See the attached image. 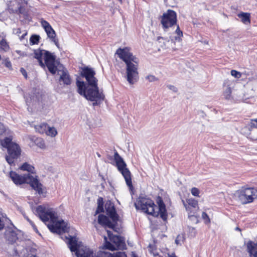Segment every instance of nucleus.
I'll use <instances>...</instances> for the list:
<instances>
[{
  "label": "nucleus",
  "instance_id": "f257e3e1",
  "mask_svg": "<svg viewBox=\"0 0 257 257\" xmlns=\"http://www.w3.org/2000/svg\"><path fill=\"white\" fill-rule=\"evenodd\" d=\"M36 212L40 219L44 222L49 220L54 224H48V228L53 233L61 234L68 231V227L67 223L64 220L58 221L57 213L52 208H46L43 205H39L36 208Z\"/></svg>",
  "mask_w": 257,
  "mask_h": 257
},
{
  "label": "nucleus",
  "instance_id": "f03ea898",
  "mask_svg": "<svg viewBox=\"0 0 257 257\" xmlns=\"http://www.w3.org/2000/svg\"><path fill=\"white\" fill-rule=\"evenodd\" d=\"M115 54L121 59L126 65V79L130 84H134L138 79L139 59L130 52L127 47L118 48Z\"/></svg>",
  "mask_w": 257,
  "mask_h": 257
},
{
  "label": "nucleus",
  "instance_id": "7ed1b4c3",
  "mask_svg": "<svg viewBox=\"0 0 257 257\" xmlns=\"http://www.w3.org/2000/svg\"><path fill=\"white\" fill-rule=\"evenodd\" d=\"M77 92L83 96L87 100L93 102V106H96L104 99L105 96L102 91H100L97 83L92 85H86L84 81L77 80Z\"/></svg>",
  "mask_w": 257,
  "mask_h": 257
},
{
  "label": "nucleus",
  "instance_id": "20e7f679",
  "mask_svg": "<svg viewBox=\"0 0 257 257\" xmlns=\"http://www.w3.org/2000/svg\"><path fill=\"white\" fill-rule=\"evenodd\" d=\"M10 177L13 182L17 185L24 183L30 184L32 188L36 191L39 195L44 193L43 189V185L40 182L37 176L34 177L30 173L25 174L23 175H19L16 172L11 171Z\"/></svg>",
  "mask_w": 257,
  "mask_h": 257
},
{
  "label": "nucleus",
  "instance_id": "39448f33",
  "mask_svg": "<svg viewBox=\"0 0 257 257\" xmlns=\"http://www.w3.org/2000/svg\"><path fill=\"white\" fill-rule=\"evenodd\" d=\"M2 146L7 149L8 155L6 157L7 162L12 165L14 163L15 159H18L21 153L20 146L16 143L12 142L10 138H6L1 141Z\"/></svg>",
  "mask_w": 257,
  "mask_h": 257
},
{
  "label": "nucleus",
  "instance_id": "423d86ee",
  "mask_svg": "<svg viewBox=\"0 0 257 257\" xmlns=\"http://www.w3.org/2000/svg\"><path fill=\"white\" fill-rule=\"evenodd\" d=\"M68 239V244L71 252H74L77 257H96V253L89 248L80 246L75 237L69 235L65 236Z\"/></svg>",
  "mask_w": 257,
  "mask_h": 257
},
{
  "label": "nucleus",
  "instance_id": "0eeeda50",
  "mask_svg": "<svg viewBox=\"0 0 257 257\" xmlns=\"http://www.w3.org/2000/svg\"><path fill=\"white\" fill-rule=\"evenodd\" d=\"M113 159L118 170L123 176L127 186L130 189H132L133 188V186L132 184L131 172L126 167V164L122 158L118 154V152L115 150H114Z\"/></svg>",
  "mask_w": 257,
  "mask_h": 257
},
{
  "label": "nucleus",
  "instance_id": "6e6552de",
  "mask_svg": "<svg viewBox=\"0 0 257 257\" xmlns=\"http://www.w3.org/2000/svg\"><path fill=\"white\" fill-rule=\"evenodd\" d=\"M235 195L242 204H248L257 199V188L243 187L236 191Z\"/></svg>",
  "mask_w": 257,
  "mask_h": 257
},
{
  "label": "nucleus",
  "instance_id": "1a4fd4ad",
  "mask_svg": "<svg viewBox=\"0 0 257 257\" xmlns=\"http://www.w3.org/2000/svg\"><path fill=\"white\" fill-rule=\"evenodd\" d=\"M137 209H140L143 212L152 215H157L155 208L157 206L154 201L146 196H140L135 203Z\"/></svg>",
  "mask_w": 257,
  "mask_h": 257
},
{
  "label": "nucleus",
  "instance_id": "9d476101",
  "mask_svg": "<svg viewBox=\"0 0 257 257\" xmlns=\"http://www.w3.org/2000/svg\"><path fill=\"white\" fill-rule=\"evenodd\" d=\"M31 241H21L15 248L16 254L23 257H39L38 250L30 245Z\"/></svg>",
  "mask_w": 257,
  "mask_h": 257
},
{
  "label": "nucleus",
  "instance_id": "9b49d317",
  "mask_svg": "<svg viewBox=\"0 0 257 257\" xmlns=\"http://www.w3.org/2000/svg\"><path fill=\"white\" fill-rule=\"evenodd\" d=\"M177 21V14L172 10H168L161 17V23L164 30L176 25Z\"/></svg>",
  "mask_w": 257,
  "mask_h": 257
},
{
  "label": "nucleus",
  "instance_id": "f8f14e48",
  "mask_svg": "<svg viewBox=\"0 0 257 257\" xmlns=\"http://www.w3.org/2000/svg\"><path fill=\"white\" fill-rule=\"evenodd\" d=\"M44 59L45 63L49 71L52 74H55L57 70L55 65V57L48 51H45Z\"/></svg>",
  "mask_w": 257,
  "mask_h": 257
},
{
  "label": "nucleus",
  "instance_id": "ddd939ff",
  "mask_svg": "<svg viewBox=\"0 0 257 257\" xmlns=\"http://www.w3.org/2000/svg\"><path fill=\"white\" fill-rule=\"evenodd\" d=\"M95 72L91 68L84 67L82 69L81 76L84 77L87 81V85H92L97 83V79L95 77Z\"/></svg>",
  "mask_w": 257,
  "mask_h": 257
},
{
  "label": "nucleus",
  "instance_id": "4468645a",
  "mask_svg": "<svg viewBox=\"0 0 257 257\" xmlns=\"http://www.w3.org/2000/svg\"><path fill=\"white\" fill-rule=\"evenodd\" d=\"M105 208L107 215L111 219L114 223H117L118 220V215L116 213L113 203L110 201L107 202L105 204Z\"/></svg>",
  "mask_w": 257,
  "mask_h": 257
},
{
  "label": "nucleus",
  "instance_id": "2eb2a0df",
  "mask_svg": "<svg viewBox=\"0 0 257 257\" xmlns=\"http://www.w3.org/2000/svg\"><path fill=\"white\" fill-rule=\"evenodd\" d=\"M58 74L60 75L59 81L62 82L64 85H69L71 84V78L68 71L65 69L58 70Z\"/></svg>",
  "mask_w": 257,
  "mask_h": 257
},
{
  "label": "nucleus",
  "instance_id": "dca6fc26",
  "mask_svg": "<svg viewBox=\"0 0 257 257\" xmlns=\"http://www.w3.org/2000/svg\"><path fill=\"white\" fill-rule=\"evenodd\" d=\"M98 222L103 226H106L111 229H114L117 223L111 222L108 217L103 214H99L98 217Z\"/></svg>",
  "mask_w": 257,
  "mask_h": 257
},
{
  "label": "nucleus",
  "instance_id": "f3484780",
  "mask_svg": "<svg viewBox=\"0 0 257 257\" xmlns=\"http://www.w3.org/2000/svg\"><path fill=\"white\" fill-rule=\"evenodd\" d=\"M107 233L110 241L114 243L117 247L121 248L124 245V242L122 237L113 235L110 231H107Z\"/></svg>",
  "mask_w": 257,
  "mask_h": 257
},
{
  "label": "nucleus",
  "instance_id": "a211bd4d",
  "mask_svg": "<svg viewBox=\"0 0 257 257\" xmlns=\"http://www.w3.org/2000/svg\"><path fill=\"white\" fill-rule=\"evenodd\" d=\"M5 237L10 242L13 243L18 239L17 234L13 228H8L5 231Z\"/></svg>",
  "mask_w": 257,
  "mask_h": 257
},
{
  "label": "nucleus",
  "instance_id": "6ab92c4d",
  "mask_svg": "<svg viewBox=\"0 0 257 257\" xmlns=\"http://www.w3.org/2000/svg\"><path fill=\"white\" fill-rule=\"evenodd\" d=\"M158 209L159 212L158 213L159 214L160 217L164 220L166 221L167 219V213L166 209V206L163 202V200L160 198L158 202Z\"/></svg>",
  "mask_w": 257,
  "mask_h": 257
},
{
  "label": "nucleus",
  "instance_id": "aec40b11",
  "mask_svg": "<svg viewBox=\"0 0 257 257\" xmlns=\"http://www.w3.org/2000/svg\"><path fill=\"white\" fill-rule=\"evenodd\" d=\"M247 249L250 257H257V242L249 241L246 244Z\"/></svg>",
  "mask_w": 257,
  "mask_h": 257
},
{
  "label": "nucleus",
  "instance_id": "412c9836",
  "mask_svg": "<svg viewBox=\"0 0 257 257\" xmlns=\"http://www.w3.org/2000/svg\"><path fill=\"white\" fill-rule=\"evenodd\" d=\"M247 127L241 128V132L252 140H257V129H251L250 131H244Z\"/></svg>",
  "mask_w": 257,
  "mask_h": 257
},
{
  "label": "nucleus",
  "instance_id": "4be33fe9",
  "mask_svg": "<svg viewBox=\"0 0 257 257\" xmlns=\"http://www.w3.org/2000/svg\"><path fill=\"white\" fill-rule=\"evenodd\" d=\"M48 37L52 40V41L55 43V44L58 46V41L55 38L56 33L55 31L53 29L52 27L49 28V29L45 30Z\"/></svg>",
  "mask_w": 257,
  "mask_h": 257
},
{
  "label": "nucleus",
  "instance_id": "5701e85b",
  "mask_svg": "<svg viewBox=\"0 0 257 257\" xmlns=\"http://www.w3.org/2000/svg\"><path fill=\"white\" fill-rule=\"evenodd\" d=\"M20 168L23 171H27L28 172L31 173H34L35 171V168L27 163H24Z\"/></svg>",
  "mask_w": 257,
  "mask_h": 257
},
{
  "label": "nucleus",
  "instance_id": "b1692460",
  "mask_svg": "<svg viewBox=\"0 0 257 257\" xmlns=\"http://www.w3.org/2000/svg\"><path fill=\"white\" fill-rule=\"evenodd\" d=\"M36 131L40 134H46L47 130L48 129V124L47 123H41L39 125L35 126Z\"/></svg>",
  "mask_w": 257,
  "mask_h": 257
},
{
  "label": "nucleus",
  "instance_id": "393cba45",
  "mask_svg": "<svg viewBox=\"0 0 257 257\" xmlns=\"http://www.w3.org/2000/svg\"><path fill=\"white\" fill-rule=\"evenodd\" d=\"M238 17L241 18V22L244 24H247L250 23V20L249 14L242 13L239 14Z\"/></svg>",
  "mask_w": 257,
  "mask_h": 257
},
{
  "label": "nucleus",
  "instance_id": "a878e982",
  "mask_svg": "<svg viewBox=\"0 0 257 257\" xmlns=\"http://www.w3.org/2000/svg\"><path fill=\"white\" fill-rule=\"evenodd\" d=\"M46 134L47 136L54 137L57 135V131L54 127H50L48 125V129L47 130Z\"/></svg>",
  "mask_w": 257,
  "mask_h": 257
},
{
  "label": "nucleus",
  "instance_id": "bb28decb",
  "mask_svg": "<svg viewBox=\"0 0 257 257\" xmlns=\"http://www.w3.org/2000/svg\"><path fill=\"white\" fill-rule=\"evenodd\" d=\"M35 144L41 149L45 148V144L44 140L41 138H37L34 140Z\"/></svg>",
  "mask_w": 257,
  "mask_h": 257
},
{
  "label": "nucleus",
  "instance_id": "cd10ccee",
  "mask_svg": "<svg viewBox=\"0 0 257 257\" xmlns=\"http://www.w3.org/2000/svg\"><path fill=\"white\" fill-rule=\"evenodd\" d=\"M46 50H41V49H37L35 50L34 51V57L37 59V60L41 59H42L43 56H44V53L45 51Z\"/></svg>",
  "mask_w": 257,
  "mask_h": 257
},
{
  "label": "nucleus",
  "instance_id": "c85d7f7f",
  "mask_svg": "<svg viewBox=\"0 0 257 257\" xmlns=\"http://www.w3.org/2000/svg\"><path fill=\"white\" fill-rule=\"evenodd\" d=\"M96 257H113V254L108 251H99L96 254Z\"/></svg>",
  "mask_w": 257,
  "mask_h": 257
},
{
  "label": "nucleus",
  "instance_id": "c756f323",
  "mask_svg": "<svg viewBox=\"0 0 257 257\" xmlns=\"http://www.w3.org/2000/svg\"><path fill=\"white\" fill-rule=\"evenodd\" d=\"M175 33L177 36L175 37V40L177 41H180L181 40V37H183V32L181 31L179 25L177 26Z\"/></svg>",
  "mask_w": 257,
  "mask_h": 257
},
{
  "label": "nucleus",
  "instance_id": "7c9ffc66",
  "mask_svg": "<svg viewBox=\"0 0 257 257\" xmlns=\"http://www.w3.org/2000/svg\"><path fill=\"white\" fill-rule=\"evenodd\" d=\"M9 46L8 44V43L6 42V41L5 39H3L0 42V49L7 52L9 50Z\"/></svg>",
  "mask_w": 257,
  "mask_h": 257
},
{
  "label": "nucleus",
  "instance_id": "2f4dec72",
  "mask_svg": "<svg viewBox=\"0 0 257 257\" xmlns=\"http://www.w3.org/2000/svg\"><path fill=\"white\" fill-rule=\"evenodd\" d=\"M104 239L105 240V244H104V247L106 249H108L110 250H114L116 249V247L114 245L111 244L110 242L106 240L107 238L106 237H104Z\"/></svg>",
  "mask_w": 257,
  "mask_h": 257
},
{
  "label": "nucleus",
  "instance_id": "473e14b6",
  "mask_svg": "<svg viewBox=\"0 0 257 257\" xmlns=\"http://www.w3.org/2000/svg\"><path fill=\"white\" fill-rule=\"evenodd\" d=\"M187 204L193 208H196L198 206V201L193 198H190L186 200Z\"/></svg>",
  "mask_w": 257,
  "mask_h": 257
},
{
  "label": "nucleus",
  "instance_id": "72a5a7b5",
  "mask_svg": "<svg viewBox=\"0 0 257 257\" xmlns=\"http://www.w3.org/2000/svg\"><path fill=\"white\" fill-rule=\"evenodd\" d=\"M231 94V88L230 87H229L228 86H227L226 87V88L225 89V90H224V91L223 92V95H224V97L225 98V99H229L230 98Z\"/></svg>",
  "mask_w": 257,
  "mask_h": 257
},
{
  "label": "nucleus",
  "instance_id": "f704fd0d",
  "mask_svg": "<svg viewBox=\"0 0 257 257\" xmlns=\"http://www.w3.org/2000/svg\"><path fill=\"white\" fill-rule=\"evenodd\" d=\"M40 38V37L39 35H33L31 37L30 41L33 44H37L38 43Z\"/></svg>",
  "mask_w": 257,
  "mask_h": 257
},
{
  "label": "nucleus",
  "instance_id": "c9c22d12",
  "mask_svg": "<svg viewBox=\"0 0 257 257\" xmlns=\"http://www.w3.org/2000/svg\"><path fill=\"white\" fill-rule=\"evenodd\" d=\"M247 125L250 129H257V118L251 119Z\"/></svg>",
  "mask_w": 257,
  "mask_h": 257
},
{
  "label": "nucleus",
  "instance_id": "e433bc0d",
  "mask_svg": "<svg viewBox=\"0 0 257 257\" xmlns=\"http://www.w3.org/2000/svg\"><path fill=\"white\" fill-rule=\"evenodd\" d=\"M3 64L7 67L9 69H12V66L11 61L9 59L7 58L3 60Z\"/></svg>",
  "mask_w": 257,
  "mask_h": 257
},
{
  "label": "nucleus",
  "instance_id": "4c0bfd02",
  "mask_svg": "<svg viewBox=\"0 0 257 257\" xmlns=\"http://www.w3.org/2000/svg\"><path fill=\"white\" fill-rule=\"evenodd\" d=\"M146 79L150 82H153L158 80V78L153 75H149L145 77Z\"/></svg>",
  "mask_w": 257,
  "mask_h": 257
},
{
  "label": "nucleus",
  "instance_id": "58836bf2",
  "mask_svg": "<svg viewBox=\"0 0 257 257\" xmlns=\"http://www.w3.org/2000/svg\"><path fill=\"white\" fill-rule=\"evenodd\" d=\"M191 194H192V195H193L194 196H197V197L199 196L200 191L198 188H197L196 187L192 188L191 189Z\"/></svg>",
  "mask_w": 257,
  "mask_h": 257
},
{
  "label": "nucleus",
  "instance_id": "ea45409f",
  "mask_svg": "<svg viewBox=\"0 0 257 257\" xmlns=\"http://www.w3.org/2000/svg\"><path fill=\"white\" fill-rule=\"evenodd\" d=\"M41 23L42 26L44 28L45 30L46 29H49V28L51 27L49 23L45 20H42L41 22Z\"/></svg>",
  "mask_w": 257,
  "mask_h": 257
},
{
  "label": "nucleus",
  "instance_id": "a19ab883",
  "mask_svg": "<svg viewBox=\"0 0 257 257\" xmlns=\"http://www.w3.org/2000/svg\"><path fill=\"white\" fill-rule=\"evenodd\" d=\"M231 75L236 78H239L241 76V74L240 73V72L235 70H232L231 71Z\"/></svg>",
  "mask_w": 257,
  "mask_h": 257
},
{
  "label": "nucleus",
  "instance_id": "79ce46f5",
  "mask_svg": "<svg viewBox=\"0 0 257 257\" xmlns=\"http://www.w3.org/2000/svg\"><path fill=\"white\" fill-rule=\"evenodd\" d=\"M104 212V209L103 206V203L101 202V203H99L97 209L95 212V214L99 213L100 212Z\"/></svg>",
  "mask_w": 257,
  "mask_h": 257
},
{
  "label": "nucleus",
  "instance_id": "37998d69",
  "mask_svg": "<svg viewBox=\"0 0 257 257\" xmlns=\"http://www.w3.org/2000/svg\"><path fill=\"white\" fill-rule=\"evenodd\" d=\"M113 257H127L124 252L117 251L113 253Z\"/></svg>",
  "mask_w": 257,
  "mask_h": 257
},
{
  "label": "nucleus",
  "instance_id": "c03bdc74",
  "mask_svg": "<svg viewBox=\"0 0 257 257\" xmlns=\"http://www.w3.org/2000/svg\"><path fill=\"white\" fill-rule=\"evenodd\" d=\"M202 217L204 220H205V222L209 223L210 222V219L206 212H202Z\"/></svg>",
  "mask_w": 257,
  "mask_h": 257
},
{
  "label": "nucleus",
  "instance_id": "a18cd8bd",
  "mask_svg": "<svg viewBox=\"0 0 257 257\" xmlns=\"http://www.w3.org/2000/svg\"><path fill=\"white\" fill-rule=\"evenodd\" d=\"M13 33L15 35H17L20 37V35L21 33V31L20 28H16L13 29Z\"/></svg>",
  "mask_w": 257,
  "mask_h": 257
},
{
  "label": "nucleus",
  "instance_id": "49530a36",
  "mask_svg": "<svg viewBox=\"0 0 257 257\" xmlns=\"http://www.w3.org/2000/svg\"><path fill=\"white\" fill-rule=\"evenodd\" d=\"M20 72L23 74V75L25 77V78H27V71H26V70L24 68H21L20 69Z\"/></svg>",
  "mask_w": 257,
  "mask_h": 257
},
{
  "label": "nucleus",
  "instance_id": "de8ad7c7",
  "mask_svg": "<svg viewBox=\"0 0 257 257\" xmlns=\"http://www.w3.org/2000/svg\"><path fill=\"white\" fill-rule=\"evenodd\" d=\"M5 227V223L3 219L0 217V230L4 229Z\"/></svg>",
  "mask_w": 257,
  "mask_h": 257
},
{
  "label": "nucleus",
  "instance_id": "09e8293b",
  "mask_svg": "<svg viewBox=\"0 0 257 257\" xmlns=\"http://www.w3.org/2000/svg\"><path fill=\"white\" fill-rule=\"evenodd\" d=\"M168 87L169 89L172 90L174 92H177V88L173 85H169L168 86Z\"/></svg>",
  "mask_w": 257,
  "mask_h": 257
},
{
  "label": "nucleus",
  "instance_id": "8fccbe9b",
  "mask_svg": "<svg viewBox=\"0 0 257 257\" xmlns=\"http://www.w3.org/2000/svg\"><path fill=\"white\" fill-rule=\"evenodd\" d=\"M5 132V128L4 125L0 122V134H2Z\"/></svg>",
  "mask_w": 257,
  "mask_h": 257
},
{
  "label": "nucleus",
  "instance_id": "3c124183",
  "mask_svg": "<svg viewBox=\"0 0 257 257\" xmlns=\"http://www.w3.org/2000/svg\"><path fill=\"white\" fill-rule=\"evenodd\" d=\"M182 238V237L180 235H178L175 239V243L177 244H180V240Z\"/></svg>",
  "mask_w": 257,
  "mask_h": 257
},
{
  "label": "nucleus",
  "instance_id": "603ef678",
  "mask_svg": "<svg viewBox=\"0 0 257 257\" xmlns=\"http://www.w3.org/2000/svg\"><path fill=\"white\" fill-rule=\"evenodd\" d=\"M30 224L32 225L33 228L34 229V230L36 231V232H38V229H37V228L36 227V226L35 225V224L33 223V221H31L30 222Z\"/></svg>",
  "mask_w": 257,
  "mask_h": 257
},
{
  "label": "nucleus",
  "instance_id": "864d4df0",
  "mask_svg": "<svg viewBox=\"0 0 257 257\" xmlns=\"http://www.w3.org/2000/svg\"><path fill=\"white\" fill-rule=\"evenodd\" d=\"M39 63V65L43 68H44L45 66V64L43 62L42 59L38 60Z\"/></svg>",
  "mask_w": 257,
  "mask_h": 257
},
{
  "label": "nucleus",
  "instance_id": "5fc2aeb1",
  "mask_svg": "<svg viewBox=\"0 0 257 257\" xmlns=\"http://www.w3.org/2000/svg\"><path fill=\"white\" fill-rule=\"evenodd\" d=\"M183 203L184 204V207H185L187 211H189L190 207L186 204L184 200H182Z\"/></svg>",
  "mask_w": 257,
  "mask_h": 257
},
{
  "label": "nucleus",
  "instance_id": "6e6d98bb",
  "mask_svg": "<svg viewBox=\"0 0 257 257\" xmlns=\"http://www.w3.org/2000/svg\"><path fill=\"white\" fill-rule=\"evenodd\" d=\"M27 35V32H25L21 36H20V40H23L24 39L25 37Z\"/></svg>",
  "mask_w": 257,
  "mask_h": 257
},
{
  "label": "nucleus",
  "instance_id": "4d7b16f0",
  "mask_svg": "<svg viewBox=\"0 0 257 257\" xmlns=\"http://www.w3.org/2000/svg\"><path fill=\"white\" fill-rule=\"evenodd\" d=\"M97 202H98V204L99 203H101V202L103 203V199H102V198H101V197L98 198Z\"/></svg>",
  "mask_w": 257,
  "mask_h": 257
},
{
  "label": "nucleus",
  "instance_id": "13d9d810",
  "mask_svg": "<svg viewBox=\"0 0 257 257\" xmlns=\"http://www.w3.org/2000/svg\"><path fill=\"white\" fill-rule=\"evenodd\" d=\"M169 257H177L174 252L172 253L171 254H168Z\"/></svg>",
  "mask_w": 257,
  "mask_h": 257
},
{
  "label": "nucleus",
  "instance_id": "bf43d9fd",
  "mask_svg": "<svg viewBox=\"0 0 257 257\" xmlns=\"http://www.w3.org/2000/svg\"><path fill=\"white\" fill-rule=\"evenodd\" d=\"M244 127H248V128H246L244 131H246V132L247 131H250L251 132V129L249 128V126H248V125H246Z\"/></svg>",
  "mask_w": 257,
  "mask_h": 257
},
{
  "label": "nucleus",
  "instance_id": "052dcab7",
  "mask_svg": "<svg viewBox=\"0 0 257 257\" xmlns=\"http://www.w3.org/2000/svg\"><path fill=\"white\" fill-rule=\"evenodd\" d=\"M25 218L27 219V220L30 223V222L32 221L28 217H25Z\"/></svg>",
  "mask_w": 257,
  "mask_h": 257
},
{
  "label": "nucleus",
  "instance_id": "680f3d73",
  "mask_svg": "<svg viewBox=\"0 0 257 257\" xmlns=\"http://www.w3.org/2000/svg\"><path fill=\"white\" fill-rule=\"evenodd\" d=\"M107 158L110 160H112V157L110 156H107Z\"/></svg>",
  "mask_w": 257,
  "mask_h": 257
},
{
  "label": "nucleus",
  "instance_id": "e2e57ef3",
  "mask_svg": "<svg viewBox=\"0 0 257 257\" xmlns=\"http://www.w3.org/2000/svg\"><path fill=\"white\" fill-rule=\"evenodd\" d=\"M235 229H236V230L240 231V229L239 227H236V228H235Z\"/></svg>",
  "mask_w": 257,
  "mask_h": 257
},
{
  "label": "nucleus",
  "instance_id": "0e129e2a",
  "mask_svg": "<svg viewBox=\"0 0 257 257\" xmlns=\"http://www.w3.org/2000/svg\"><path fill=\"white\" fill-rule=\"evenodd\" d=\"M118 1H119L120 3H122V0H117Z\"/></svg>",
  "mask_w": 257,
  "mask_h": 257
},
{
  "label": "nucleus",
  "instance_id": "69168bd1",
  "mask_svg": "<svg viewBox=\"0 0 257 257\" xmlns=\"http://www.w3.org/2000/svg\"><path fill=\"white\" fill-rule=\"evenodd\" d=\"M26 103H28V100H26ZM28 105V104H27Z\"/></svg>",
  "mask_w": 257,
  "mask_h": 257
}]
</instances>
